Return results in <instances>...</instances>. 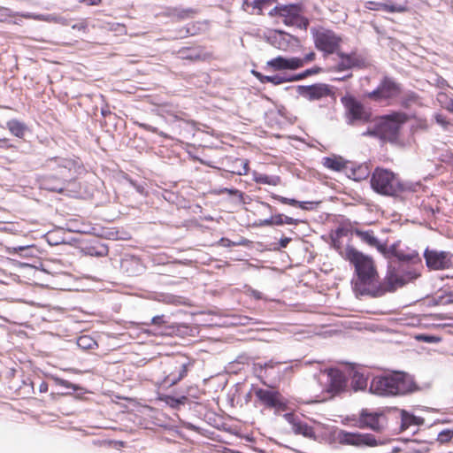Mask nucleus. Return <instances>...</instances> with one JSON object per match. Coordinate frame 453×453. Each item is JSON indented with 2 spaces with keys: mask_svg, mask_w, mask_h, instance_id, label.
<instances>
[{
  "mask_svg": "<svg viewBox=\"0 0 453 453\" xmlns=\"http://www.w3.org/2000/svg\"><path fill=\"white\" fill-rule=\"evenodd\" d=\"M50 173L41 178L42 188L57 193H62L66 185L74 180L80 174L83 165L80 157H55L47 161Z\"/></svg>",
  "mask_w": 453,
  "mask_h": 453,
  "instance_id": "1",
  "label": "nucleus"
},
{
  "mask_svg": "<svg viewBox=\"0 0 453 453\" xmlns=\"http://www.w3.org/2000/svg\"><path fill=\"white\" fill-rule=\"evenodd\" d=\"M345 257L355 267L357 275V287L362 293L372 292L379 280L372 258L352 247L347 248Z\"/></svg>",
  "mask_w": 453,
  "mask_h": 453,
  "instance_id": "2",
  "label": "nucleus"
},
{
  "mask_svg": "<svg viewBox=\"0 0 453 453\" xmlns=\"http://www.w3.org/2000/svg\"><path fill=\"white\" fill-rule=\"evenodd\" d=\"M416 389L412 377L402 372L376 376L371 382V391L384 396L406 395Z\"/></svg>",
  "mask_w": 453,
  "mask_h": 453,
  "instance_id": "3",
  "label": "nucleus"
},
{
  "mask_svg": "<svg viewBox=\"0 0 453 453\" xmlns=\"http://www.w3.org/2000/svg\"><path fill=\"white\" fill-rule=\"evenodd\" d=\"M372 188L384 196H398L405 191V186L397 174L390 170L376 167L371 177Z\"/></svg>",
  "mask_w": 453,
  "mask_h": 453,
  "instance_id": "4",
  "label": "nucleus"
},
{
  "mask_svg": "<svg viewBox=\"0 0 453 453\" xmlns=\"http://www.w3.org/2000/svg\"><path fill=\"white\" fill-rule=\"evenodd\" d=\"M311 35L315 48L321 51L324 57L338 53L342 48V36L331 29L312 28Z\"/></svg>",
  "mask_w": 453,
  "mask_h": 453,
  "instance_id": "5",
  "label": "nucleus"
},
{
  "mask_svg": "<svg viewBox=\"0 0 453 453\" xmlns=\"http://www.w3.org/2000/svg\"><path fill=\"white\" fill-rule=\"evenodd\" d=\"M408 120V115L403 111H394L381 116L377 123V133H380V137L382 139L395 141L402 126Z\"/></svg>",
  "mask_w": 453,
  "mask_h": 453,
  "instance_id": "6",
  "label": "nucleus"
},
{
  "mask_svg": "<svg viewBox=\"0 0 453 453\" xmlns=\"http://www.w3.org/2000/svg\"><path fill=\"white\" fill-rule=\"evenodd\" d=\"M333 439L341 445L354 447H376L380 443L372 434L352 433L342 429H335Z\"/></svg>",
  "mask_w": 453,
  "mask_h": 453,
  "instance_id": "7",
  "label": "nucleus"
},
{
  "mask_svg": "<svg viewBox=\"0 0 453 453\" xmlns=\"http://www.w3.org/2000/svg\"><path fill=\"white\" fill-rule=\"evenodd\" d=\"M402 91L401 85L393 78L385 76L378 87L367 94V97L377 103L390 104L392 100L397 98Z\"/></svg>",
  "mask_w": 453,
  "mask_h": 453,
  "instance_id": "8",
  "label": "nucleus"
},
{
  "mask_svg": "<svg viewBox=\"0 0 453 453\" xmlns=\"http://www.w3.org/2000/svg\"><path fill=\"white\" fill-rule=\"evenodd\" d=\"M346 109V114L351 123L361 121L363 123L369 122L371 119V112L366 111L361 102L352 96H345L341 99Z\"/></svg>",
  "mask_w": 453,
  "mask_h": 453,
  "instance_id": "9",
  "label": "nucleus"
},
{
  "mask_svg": "<svg viewBox=\"0 0 453 453\" xmlns=\"http://www.w3.org/2000/svg\"><path fill=\"white\" fill-rule=\"evenodd\" d=\"M387 425V418L382 412H370L362 410L359 418L353 426L360 429H371L375 432H381Z\"/></svg>",
  "mask_w": 453,
  "mask_h": 453,
  "instance_id": "10",
  "label": "nucleus"
},
{
  "mask_svg": "<svg viewBox=\"0 0 453 453\" xmlns=\"http://www.w3.org/2000/svg\"><path fill=\"white\" fill-rule=\"evenodd\" d=\"M424 257L426 266L432 270H445L453 267V255L450 252L426 249Z\"/></svg>",
  "mask_w": 453,
  "mask_h": 453,
  "instance_id": "11",
  "label": "nucleus"
},
{
  "mask_svg": "<svg viewBox=\"0 0 453 453\" xmlns=\"http://www.w3.org/2000/svg\"><path fill=\"white\" fill-rule=\"evenodd\" d=\"M255 395L268 409L284 411L287 407L284 398L279 391L257 388L255 389Z\"/></svg>",
  "mask_w": 453,
  "mask_h": 453,
  "instance_id": "12",
  "label": "nucleus"
},
{
  "mask_svg": "<svg viewBox=\"0 0 453 453\" xmlns=\"http://www.w3.org/2000/svg\"><path fill=\"white\" fill-rule=\"evenodd\" d=\"M191 365L192 364L190 362L182 363L180 361H173L170 363L168 370L165 371V376L162 383L167 387L176 385L188 375Z\"/></svg>",
  "mask_w": 453,
  "mask_h": 453,
  "instance_id": "13",
  "label": "nucleus"
},
{
  "mask_svg": "<svg viewBox=\"0 0 453 453\" xmlns=\"http://www.w3.org/2000/svg\"><path fill=\"white\" fill-rule=\"evenodd\" d=\"M175 54L180 59L191 63L203 62L211 57L203 45L184 46L180 48Z\"/></svg>",
  "mask_w": 453,
  "mask_h": 453,
  "instance_id": "14",
  "label": "nucleus"
},
{
  "mask_svg": "<svg viewBox=\"0 0 453 453\" xmlns=\"http://www.w3.org/2000/svg\"><path fill=\"white\" fill-rule=\"evenodd\" d=\"M301 8L296 4L277 5L269 12L272 17H281L287 26L297 24L300 19Z\"/></svg>",
  "mask_w": 453,
  "mask_h": 453,
  "instance_id": "15",
  "label": "nucleus"
},
{
  "mask_svg": "<svg viewBox=\"0 0 453 453\" xmlns=\"http://www.w3.org/2000/svg\"><path fill=\"white\" fill-rule=\"evenodd\" d=\"M411 279L410 273H403L395 268L388 271L385 281L382 286L383 291H395L396 288L404 286Z\"/></svg>",
  "mask_w": 453,
  "mask_h": 453,
  "instance_id": "16",
  "label": "nucleus"
},
{
  "mask_svg": "<svg viewBox=\"0 0 453 453\" xmlns=\"http://www.w3.org/2000/svg\"><path fill=\"white\" fill-rule=\"evenodd\" d=\"M327 388L326 391L332 395H338L347 390L348 380L345 374L338 369H329L327 371Z\"/></svg>",
  "mask_w": 453,
  "mask_h": 453,
  "instance_id": "17",
  "label": "nucleus"
},
{
  "mask_svg": "<svg viewBox=\"0 0 453 453\" xmlns=\"http://www.w3.org/2000/svg\"><path fill=\"white\" fill-rule=\"evenodd\" d=\"M302 95L310 101L319 100L334 95L331 87L325 83H316L302 88Z\"/></svg>",
  "mask_w": 453,
  "mask_h": 453,
  "instance_id": "18",
  "label": "nucleus"
},
{
  "mask_svg": "<svg viewBox=\"0 0 453 453\" xmlns=\"http://www.w3.org/2000/svg\"><path fill=\"white\" fill-rule=\"evenodd\" d=\"M352 234L360 239L361 242L367 244L370 247L375 248L380 253L386 255L388 252V247L385 243H381L372 230H361L355 228L352 230Z\"/></svg>",
  "mask_w": 453,
  "mask_h": 453,
  "instance_id": "19",
  "label": "nucleus"
},
{
  "mask_svg": "<svg viewBox=\"0 0 453 453\" xmlns=\"http://www.w3.org/2000/svg\"><path fill=\"white\" fill-rule=\"evenodd\" d=\"M301 64L297 57L284 58L281 56L276 57L266 62V67L271 71H283V70H297V66Z\"/></svg>",
  "mask_w": 453,
  "mask_h": 453,
  "instance_id": "20",
  "label": "nucleus"
},
{
  "mask_svg": "<svg viewBox=\"0 0 453 453\" xmlns=\"http://www.w3.org/2000/svg\"><path fill=\"white\" fill-rule=\"evenodd\" d=\"M386 257H394L400 261L415 262L419 260L418 253L413 250L403 249L397 244L392 245L384 255Z\"/></svg>",
  "mask_w": 453,
  "mask_h": 453,
  "instance_id": "21",
  "label": "nucleus"
},
{
  "mask_svg": "<svg viewBox=\"0 0 453 453\" xmlns=\"http://www.w3.org/2000/svg\"><path fill=\"white\" fill-rule=\"evenodd\" d=\"M286 418L291 425L292 430L296 434H301L307 438L315 437V431L313 427L296 418L294 414H286Z\"/></svg>",
  "mask_w": 453,
  "mask_h": 453,
  "instance_id": "22",
  "label": "nucleus"
},
{
  "mask_svg": "<svg viewBox=\"0 0 453 453\" xmlns=\"http://www.w3.org/2000/svg\"><path fill=\"white\" fill-rule=\"evenodd\" d=\"M206 23L204 21H193L178 29L180 38H187L202 34Z\"/></svg>",
  "mask_w": 453,
  "mask_h": 453,
  "instance_id": "23",
  "label": "nucleus"
},
{
  "mask_svg": "<svg viewBox=\"0 0 453 453\" xmlns=\"http://www.w3.org/2000/svg\"><path fill=\"white\" fill-rule=\"evenodd\" d=\"M335 54L340 58V61L335 67V70L338 72L351 69L357 65L358 60L355 53L346 54L339 50V52Z\"/></svg>",
  "mask_w": 453,
  "mask_h": 453,
  "instance_id": "24",
  "label": "nucleus"
},
{
  "mask_svg": "<svg viewBox=\"0 0 453 453\" xmlns=\"http://www.w3.org/2000/svg\"><path fill=\"white\" fill-rule=\"evenodd\" d=\"M273 2V0H242V8L247 12L261 15L263 9Z\"/></svg>",
  "mask_w": 453,
  "mask_h": 453,
  "instance_id": "25",
  "label": "nucleus"
},
{
  "mask_svg": "<svg viewBox=\"0 0 453 453\" xmlns=\"http://www.w3.org/2000/svg\"><path fill=\"white\" fill-rule=\"evenodd\" d=\"M365 8L371 11H385L388 12H404L407 8L403 5L388 4L384 3H378L374 1H367L365 3Z\"/></svg>",
  "mask_w": 453,
  "mask_h": 453,
  "instance_id": "26",
  "label": "nucleus"
},
{
  "mask_svg": "<svg viewBox=\"0 0 453 453\" xmlns=\"http://www.w3.org/2000/svg\"><path fill=\"white\" fill-rule=\"evenodd\" d=\"M322 164L326 168L335 172H341L347 166L346 161L340 156L326 157Z\"/></svg>",
  "mask_w": 453,
  "mask_h": 453,
  "instance_id": "27",
  "label": "nucleus"
},
{
  "mask_svg": "<svg viewBox=\"0 0 453 453\" xmlns=\"http://www.w3.org/2000/svg\"><path fill=\"white\" fill-rule=\"evenodd\" d=\"M423 423V419L421 418L416 417L413 414L409 413L408 411L402 410L401 411V430L404 431L410 428L412 426H419Z\"/></svg>",
  "mask_w": 453,
  "mask_h": 453,
  "instance_id": "28",
  "label": "nucleus"
},
{
  "mask_svg": "<svg viewBox=\"0 0 453 453\" xmlns=\"http://www.w3.org/2000/svg\"><path fill=\"white\" fill-rule=\"evenodd\" d=\"M6 127L12 135L20 139L24 138L27 129L25 123L15 119L7 121Z\"/></svg>",
  "mask_w": 453,
  "mask_h": 453,
  "instance_id": "29",
  "label": "nucleus"
},
{
  "mask_svg": "<svg viewBox=\"0 0 453 453\" xmlns=\"http://www.w3.org/2000/svg\"><path fill=\"white\" fill-rule=\"evenodd\" d=\"M197 13V11L193 8L179 9L173 8L170 11L169 16L176 21H182L185 19H193Z\"/></svg>",
  "mask_w": 453,
  "mask_h": 453,
  "instance_id": "30",
  "label": "nucleus"
},
{
  "mask_svg": "<svg viewBox=\"0 0 453 453\" xmlns=\"http://www.w3.org/2000/svg\"><path fill=\"white\" fill-rule=\"evenodd\" d=\"M251 73L261 82V83H273L274 85H280L287 81H293L292 78L286 79L280 75L267 76L261 73L252 70Z\"/></svg>",
  "mask_w": 453,
  "mask_h": 453,
  "instance_id": "31",
  "label": "nucleus"
},
{
  "mask_svg": "<svg viewBox=\"0 0 453 453\" xmlns=\"http://www.w3.org/2000/svg\"><path fill=\"white\" fill-rule=\"evenodd\" d=\"M249 169V161L247 159L235 158L228 172L236 175H246Z\"/></svg>",
  "mask_w": 453,
  "mask_h": 453,
  "instance_id": "32",
  "label": "nucleus"
},
{
  "mask_svg": "<svg viewBox=\"0 0 453 453\" xmlns=\"http://www.w3.org/2000/svg\"><path fill=\"white\" fill-rule=\"evenodd\" d=\"M351 387L355 391L363 390L367 387V379L363 373L356 371L351 376Z\"/></svg>",
  "mask_w": 453,
  "mask_h": 453,
  "instance_id": "33",
  "label": "nucleus"
},
{
  "mask_svg": "<svg viewBox=\"0 0 453 453\" xmlns=\"http://www.w3.org/2000/svg\"><path fill=\"white\" fill-rule=\"evenodd\" d=\"M88 253L94 257H105L108 255V247L99 242H96L94 244L87 248Z\"/></svg>",
  "mask_w": 453,
  "mask_h": 453,
  "instance_id": "34",
  "label": "nucleus"
},
{
  "mask_svg": "<svg viewBox=\"0 0 453 453\" xmlns=\"http://www.w3.org/2000/svg\"><path fill=\"white\" fill-rule=\"evenodd\" d=\"M77 345L84 350L94 349L97 347L96 341L90 335H81L77 339Z\"/></svg>",
  "mask_w": 453,
  "mask_h": 453,
  "instance_id": "35",
  "label": "nucleus"
},
{
  "mask_svg": "<svg viewBox=\"0 0 453 453\" xmlns=\"http://www.w3.org/2000/svg\"><path fill=\"white\" fill-rule=\"evenodd\" d=\"M419 100L420 97L416 92L409 91L403 96L401 105L404 108H409L413 104H419Z\"/></svg>",
  "mask_w": 453,
  "mask_h": 453,
  "instance_id": "36",
  "label": "nucleus"
},
{
  "mask_svg": "<svg viewBox=\"0 0 453 453\" xmlns=\"http://www.w3.org/2000/svg\"><path fill=\"white\" fill-rule=\"evenodd\" d=\"M437 101L441 107L449 112H453V97L449 96L447 93L441 92L437 96Z\"/></svg>",
  "mask_w": 453,
  "mask_h": 453,
  "instance_id": "37",
  "label": "nucleus"
},
{
  "mask_svg": "<svg viewBox=\"0 0 453 453\" xmlns=\"http://www.w3.org/2000/svg\"><path fill=\"white\" fill-rule=\"evenodd\" d=\"M322 71H323V69L321 67L315 65L310 69H306L305 71H303L301 73L295 75L294 77H292V80L293 81L303 80V79L307 78L308 76L319 74V73H322Z\"/></svg>",
  "mask_w": 453,
  "mask_h": 453,
  "instance_id": "38",
  "label": "nucleus"
},
{
  "mask_svg": "<svg viewBox=\"0 0 453 453\" xmlns=\"http://www.w3.org/2000/svg\"><path fill=\"white\" fill-rule=\"evenodd\" d=\"M450 303H453V290L444 292L443 294L438 296L436 299V304L438 305H447Z\"/></svg>",
  "mask_w": 453,
  "mask_h": 453,
  "instance_id": "39",
  "label": "nucleus"
},
{
  "mask_svg": "<svg viewBox=\"0 0 453 453\" xmlns=\"http://www.w3.org/2000/svg\"><path fill=\"white\" fill-rule=\"evenodd\" d=\"M279 178H273L271 176L265 174H260L259 176L255 178L257 183L260 184H268V185H277Z\"/></svg>",
  "mask_w": 453,
  "mask_h": 453,
  "instance_id": "40",
  "label": "nucleus"
},
{
  "mask_svg": "<svg viewBox=\"0 0 453 453\" xmlns=\"http://www.w3.org/2000/svg\"><path fill=\"white\" fill-rule=\"evenodd\" d=\"M453 438V430L445 429L438 434L437 441L440 443H447Z\"/></svg>",
  "mask_w": 453,
  "mask_h": 453,
  "instance_id": "41",
  "label": "nucleus"
},
{
  "mask_svg": "<svg viewBox=\"0 0 453 453\" xmlns=\"http://www.w3.org/2000/svg\"><path fill=\"white\" fill-rule=\"evenodd\" d=\"M273 199L279 201L280 203H281L283 204H288L291 206H300V207L303 208V206L301 204V203L296 199L287 198V197H284L281 196H273Z\"/></svg>",
  "mask_w": 453,
  "mask_h": 453,
  "instance_id": "42",
  "label": "nucleus"
},
{
  "mask_svg": "<svg viewBox=\"0 0 453 453\" xmlns=\"http://www.w3.org/2000/svg\"><path fill=\"white\" fill-rule=\"evenodd\" d=\"M317 58V55L314 51H310L309 53L305 54L303 58H298L299 62L301 64L297 66V69L303 67L306 64L313 62Z\"/></svg>",
  "mask_w": 453,
  "mask_h": 453,
  "instance_id": "43",
  "label": "nucleus"
},
{
  "mask_svg": "<svg viewBox=\"0 0 453 453\" xmlns=\"http://www.w3.org/2000/svg\"><path fill=\"white\" fill-rule=\"evenodd\" d=\"M434 119L437 124L441 126L444 129H447L449 127L453 126V122L447 119V118L440 113L434 115Z\"/></svg>",
  "mask_w": 453,
  "mask_h": 453,
  "instance_id": "44",
  "label": "nucleus"
},
{
  "mask_svg": "<svg viewBox=\"0 0 453 453\" xmlns=\"http://www.w3.org/2000/svg\"><path fill=\"white\" fill-rule=\"evenodd\" d=\"M88 23L87 19H81L79 23L73 24L72 28L73 30L87 32L88 31Z\"/></svg>",
  "mask_w": 453,
  "mask_h": 453,
  "instance_id": "45",
  "label": "nucleus"
},
{
  "mask_svg": "<svg viewBox=\"0 0 453 453\" xmlns=\"http://www.w3.org/2000/svg\"><path fill=\"white\" fill-rule=\"evenodd\" d=\"M265 223L267 225L272 224V225L281 226V225H283V215L282 214L273 215V216H272L271 219L266 220Z\"/></svg>",
  "mask_w": 453,
  "mask_h": 453,
  "instance_id": "46",
  "label": "nucleus"
},
{
  "mask_svg": "<svg viewBox=\"0 0 453 453\" xmlns=\"http://www.w3.org/2000/svg\"><path fill=\"white\" fill-rule=\"evenodd\" d=\"M165 316L164 315H158L152 318L150 324L156 325V326H161L165 324Z\"/></svg>",
  "mask_w": 453,
  "mask_h": 453,
  "instance_id": "47",
  "label": "nucleus"
},
{
  "mask_svg": "<svg viewBox=\"0 0 453 453\" xmlns=\"http://www.w3.org/2000/svg\"><path fill=\"white\" fill-rule=\"evenodd\" d=\"M79 3H84L88 6H98L102 4L103 0H78Z\"/></svg>",
  "mask_w": 453,
  "mask_h": 453,
  "instance_id": "48",
  "label": "nucleus"
},
{
  "mask_svg": "<svg viewBox=\"0 0 453 453\" xmlns=\"http://www.w3.org/2000/svg\"><path fill=\"white\" fill-rule=\"evenodd\" d=\"M142 127L150 132L159 134L162 137H167L163 132H158L157 127H153L148 125H142Z\"/></svg>",
  "mask_w": 453,
  "mask_h": 453,
  "instance_id": "49",
  "label": "nucleus"
},
{
  "mask_svg": "<svg viewBox=\"0 0 453 453\" xmlns=\"http://www.w3.org/2000/svg\"><path fill=\"white\" fill-rule=\"evenodd\" d=\"M418 339H422L426 342H436L439 341V339L435 336H429V335H420L417 337Z\"/></svg>",
  "mask_w": 453,
  "mask_h": 453,
  "instance_id": "50",
  "label": "nucleus"
},
{
  "mask_svg": "<svg viewBox=\"0 0 453 453\" xmlns=\"http://www.w3.org/2000/svg\"><path fill=\"white\" fill-rule=\"evenodd\" d=\"M300 221L298 219H295L293 218L283 216V224L288 225H297Z\"/></svg>",
  "mask_w": 453,
  "mask_h": 453,
  "instance_id": "51",
  "label": "nucleus"
},
{
  "mask_svg": "<svg viewBox=\"0 0 453 453\" xmlns=\"http://www.w3.org/2000/svg\"><path fill=\"white\" fill-rule=\"evenodd\" d=\"M365 135H370V136H379L380 133H377V125L373 129H368L365 133H364Z\"/></svg>",
  "mask_w": 453,
  "mask_h": 453,
  "instance_id": "52",
  "label": "nucleus"
},
{
  "mask_svg": "<svg viewBox=\"0 0 453 453\" xmlns=\"http://www.w3.org/2000/svg\"><path fill=\"white\" fill-rule=\"evenodd\" d=\"M8 141L9 140L7 138L0 139V148L1 147H4L7 149L13 148L14 146L12 144H8Z\"/></svg>",
  "mask_w": 453,
  "mask_h": 453,
  "instance_id": "53",
  "label": "nucleus"
},
{
  "mask_svg": "<svg viewBox=\"0 0 453 453\" xmlns=\"http://www.w3.org/2000/svg\"><path fill=\"white\" fill-rule=\"evenodd\" d=\"M222 193H228V194H231V195H242V193L237 190V189H228V188H225L224 190H222Z\"/></svg>",
  "mask_w": 453,
  "mask_h": 453,
  "instance_id": "54",
  "label": "nucleus"
},
{
  "mask_svg": "<svg viewBox=\"0 0 453 453\" xmlns=\"http://www.w3.org/2000/svg\"><path fill=\"white\" fill-rule=\"evenodd\" d=\"M347 230L345 228H338L335 232L336 237H341L347 234Z\"/></svg>",
  "mask_w": 453,
  "mask_h": 453,
  "instance_id": "55",
  "label": "nucleus"
},
{
  "mask_svg": "<svg viewBox=\"0 0 453 453\" xmlns=\"http://www.w3.org/2000/svg\"><path fill=\"white\" fill-rule=\"evenodd\" d=\"M220 242H221L222 245L226 246V247H230L232 244L231 241L228 239H226V238H222L220 240Z\"/></svg>",
  "mask_w": 453,
  "mask_h": 453,
  "instance_id": "56",
  "label": "nucleus"
},
{
  "mask_svg": "<svg viewBox=\"0 0 453 453\" xmlns=\"http://www.w3.org/2000/svg\"><path fill=\"white\" fill-rule=\"evenodd\" d=\"M290 242V238H284V239H281L280 240V246L281 247H286L288 245V243Z\"/></svg>",
  "mask_w": 453,
  "mask_h": 453,
  "instance_id": "57",
  "label": "nucleus"
},
{
  "mask_svg": "<svg viewBox=\"0 0 453 453\" xmlns=\"http://www.w3.org/2000/svg\"><path fill=\"white\" fill-rule=\"evenodd\" d=\"M188 126H190L193 129H196V123L194 120H185L184 121Z\"/></svg>",
  "mask_w": 453,
  "mask_h": 453,
  "instance_id": "58",
  "label": "nucleus"
},
{
  "mask_svg": "<svg viewBox=\"0 0 453 453\" xmlns=\"http://www.w3.org/2000/svg\"><path fill=\"white\" fill-rule=\"evenodd\" d=\"M47 390H48V385H47V383L42 382V383L40 385V391H41V392H46Z\"/></svg>",
  "mask_w": 453,
  "mask_h": 453,
  "instance_id": "59",
  "label": "nucleus"
},
{
  "mask_svg": "<svg viewBox=\"0 0 453 453\" xmlns=\"http://www.w3.org/2000/svg\"><path fill=\"white\" fill-rule=\"evenodd\" d=\"M15 251H22V250H25L26 248L25 247H22V246H19L17 248H13Z\"/></svg>",
  "mask_w": 453,
  "mask_h": 453,
  "instance_id": "60",
  "label": "nucleus"
},
{
  "mask_svg": "<svg viewBox=\"0 0 453 453\" xmlns=\"http://www.w3.org/2000/svg\"><path fill=\"white\" fill-rule=\"evenodd\" d=\"M265 367H271L272 368L273 367L272 362H270L269 364H265Z\"/></svg>",
  "mask_w": 453,
  "mask_h": 453,
  "instance_id": "61",
  "label": "nucleus"
}]
</instances>
